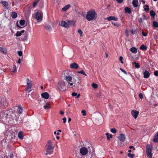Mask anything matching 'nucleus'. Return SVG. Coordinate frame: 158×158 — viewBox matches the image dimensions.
Segmentation results:
<instances>
[{
	"label": "nucleus",
	"mask_w": 158,
	"mask_h": 158,
	"mask_svg": "<svg viewBox=\"0 0 158 158\" xmlns=\"http://www.w3.org/2000/svg\"><path fill=\"white\" fill-rule=\"evenodd\" d=\"M125 12L126 13L131 14V9L128 7H126L125 8Z\"/></svg>",
	"instance_id": "nucleus-24"
},
{
	"label": "nucleus",
	"mask_w": 158,
	"mask_h": 158,
	"mask_svg": "<svg viewBox=\"0 0 158 158\" xmlns=\"http://www.w3.org/2000/svg\"><path fill=\"white\" fill-rule=\"evenodd\" d=\"M118 138L120 141L122 142H124L126 139V136L125 134H120L119 135Z\"/></svg>",
	"instance_id": "nucleus-12"
},
{
	"label": "nucleus",
	"mask_w": 158,
	"mask_h": 158,
	"mask_svg": "<svg viewBox=\"0 0 158 158\" xmlns=\"http://www.w3.org/2000/svg\"><path fill=\"white\" fill-rule=\"evenodd\" d=\"M71 121V119L70 118H69L68 120V122L69 123Z\"/></svg>",
	"instance_id": "nucleus-63"
},
{
	"label": "nucleus",
	"mask_w": 158,
	"mask_h": 158,
	"mask_svg": "<svg viewBox=\"0 0 158 158\" xmlns=\"http://www.w3.org/2000/svg\"><path fill=\"white\" fill-rule=\"evenodd\" d=\"M1 3H2V5L5 8H6L7 9L8 8V3L6 1H2L1 2Z\"/></svg>",
	"instance_id": "nucleus-16"
},
{
	"label": "nucleus",
	"mask_w": 158,
	"mask_h": 158,
	"mask_svg": "<svg viewBox=\"0 0 158 158\" xmlns=\"http://www.w3.org/2000/svg\"><path fill=\"white\" fill-rule=\"evenodd\" d=\"M15 35L16 36L18 37L21 36L22 35V34L20 33V31H17Z\"/></svg>",
	"instance_id": "nucleus-41"
},
{
	"label": "nucleus",
	"mask_w": 158,
	"mask_h": 158,
	"mask_svg": "<svg viewBox=\"0 0 158 158\" xmlns=\"http://www.w3.org/2000/svg\"><path fill=\"white\" fill-rule=\"evenodd\" d=\"M23 111V107L21 105H19L18 106V109L15 112V111H13V112H15L16 113V115L17 116V117H19V115L18 116V114H22Z\"/></svg>",
	"instance_id": "nucleus-7"
},
{
	"label": "nucleus",
	"mask_w": 158,
	"mask_h": 158,
	"mask_svg": "<svg viewBox=\"0 0 158 158\" xmlns=\"http://www.w3.org/2000/svg\"><path fill=\"white\" fill-rule=\"evenodd\" d=\"M133 64H135V66L136 68L139 69L140 68V66L139 65V64L138 63H136V62H133L132 63Z\"/></svg>",
	"instance_id": "nucleus-35"
},
{
	"label": "nucleus",
	"mask_w": 158,
	"mask_h": 158,
	"mask_svg": "<svg viewBox=\"0 0 158 158\" xmlns=\"http://www.w3.org/2000/svg\"><path fill=\"white\" fill-rule=\"evenodd\" d=\"M41 96L45 99H48L49 98V95L48 92H44L41 94Z\"/></svg>",
	"instance_id": "nucleus-15"
},
{
	"label": "nucleus",
	"mask_w": 158,
	"mask_h": 158,
	"mask_svg": "<svg viewBox=\"0 0 158 158\" xmlns=\"http://www.w3.org/2000/svg\"><path fill=\"white\" fill-rule=\"evenodd\" d=\"M97 14L95 10H89L86 16V19L88 21H90L95 19L97 17Z\"/></svg>",
	"instance_id": "nucleus-2"
},
{
	"label": "nucleus",
	"mask_w": 158,
	"mask_h": 158,
	"mask_svg": "<svg viewBox=\"0 0 158 158\" xmlns=\"http://www.w3.org/2000/svg\"><path fill=\"white\" fill-rule=\"evenodd\" d=\"M44 108L45 109H48L50 108V106L49 105H45L44 106Z\"/></svg>",
	"instance_id": "nucleus-45"
},
{
	"label": "nucleus",
	"mask_w": 158,
	"mask_h": 158,
	"mask_svg": "<svg viewBox=\"0 0 158 158\" xmlns=\"http://www.w3.org/2000/svg\"><path fill=\"white\" fill-rule=\"evenodd\" d=\"M106 19L108 21L114 20L116 21L118 20V19L117 18L113 16H109Z\"/></svg>",
	"instance_id": "nucleus-18"
},
{
	"label": "nucleus",
	"mask_w": 158,
	"mask_h": 158,
	"mask_svg": "<svg viewBox=\"0 0 158 158\" xmlns=\"http://www.w3.org/2000/svg\"><path fill=\"white\" fill-rule=\"evenodd\" d=\"M19 23L21 26H23L25 23V21L24 20H21L20 21Z\"/></svg>",
	"instance_id": "nucleus-33"
},
{
	"label": "nucleus",
	"mask_w": 158,
	"mask_h": 158,
	"mask_svg": "<svg viewBox=\"0 0 158 158\" xmlns=\"http://www.w3.org/2000/svg\"><path fill=\"white\" fill-rule=\"evenodd\" d=\"M138 21H139V23H142L143 22V20H142V18H139V19Z\"/></svg>",
	"instance_id": "nucleus-55"
},
{
	"label": "nucleus",
	"mask_w": 158,
	"mask_h": 158,
	"mask_svg": "<svg viewBox=\"0 0 158 158\" xmlns=\"http://www.w3.org/2000/svg\"><path fill=\"white\" fill-rule=\"evenodd\" d=\"M153 146H150L149 144H147L146 146V153L148 157L152 158V151Z\"/></svg>",
	"instance_id": "nucleus-4"
},
{
	"label": "nucleus",
	"mask_w": 158,
	"mask_h": 158,
	"mask_svg": "<svg viewBox=\"0 0 158 158\" xmlns=\"http://www.w3.org/2000/svg\"><path fill=\"white\" fill-rule=\"evenodd\" d=\"M77 32L78 33H79L80 34V36H82L83 32L80 29H78V30Z\"/></svg>",
	"instance_id": "nucleus-44"
},
{
	"label": "nucleus",
	"mask_w": 158,
	"mask_h": 158,
	"mask_svg": "<svg viewBox=\"0 0 158 158\" xmlns=\"http://www.w3.org/2000/svg\"><path fill=\"white\" fill-rule=\"evenodd\" d=\"M68 23L69 26L70 25H74L75 23V21L73 20H69L67 22Z\"/></svg>",
	"instance_id": "nucleus-26"
},
{
	"label": "nucleus",
	"mask_w": 158,
	"mask_h": 158,
	"mask_svg": "<svg viewBox=\"0 0 158 158\" xmlns=\"http://www.w3.org/2000/svg\"><path fill=\"white\" fill-rule=\"evenodd\" d=\"M153 141L155 143H157L158 142V132L154 136Z\"/></svg>",
	"instance_id": "nucleus-27"
},
{
	"label": "nucleus",
	"mask_w": 158,
	"mask_h": 158,
	"mask_svg": "<svg viewBox=\"0 0 158 158\" xmlns=\"http://www.w3.org/2000/svg\"><path fill=\"white\" fill-rule=\"evenodd\" d=\"M150 15L151 17H152L153 19H154L156 13L154 11L151 10L150 11Z\"/></svg>",
	"instance_id": "nucleus-30"
},
{
	"label": "nucleus",
	"mask_w": 158,
	"mask_h": 158,
	"mask_svg": "<svg viewBox=\"0 0 158 158\" xmlns=\"http://www.w3.org/2000/svg\"><path fill=\"white\" fill-rule=\"evenodd\" d=\"M46 146L47 148L46 149V152L45 153V155H48L52 154L53 152L54 148V146H52V141L49 140L46 144Z\"/></svg>",
	"instance_id": "nucleus-3"
},
{
	"label": "nucleus",
	"mask_w": 158,
	"mask_h": 158,
	"mask_svg": "<svg viewBox=\"0 0 158 158\" xmlns=\"http://www.w3.org/2000/svg\"><path fill=\"white\" fill-rule=\"evenodd\" d=\"M123 57L122 56H120L119 57V60L120 61H121V62L122 64L123 63Z\"/></svg>",
	"instance_id": "nucleus-50"
},
{
	"label": "nucleus",
	"mask_w": 158,
	"mask_h": 158,
	"mask_svg": "<svg viewBox=\"0 0 158 158\" xmlns=\"http://www.w3.org/2000/svg\"><path fill=\"white\" fill-rule=\"evenodd\" d=\"M111 23L114 26H116L117 27H118L120 26L119 24L118 23H115L114 22H112Z\"/></svg>",
	"instance_id": "nucleus-43"
},
{
	"label": "nucleus",
	"mask_w": 158,
	"mask_h": 158,
	"mask_svg": "<svg viewBox=\"0 0 158 158\" xmlns=\"http://www.w3.org/2000/svg\"><path fill=\"white\" fill-rule=\"evenodd\" d=\"M77 73H81L85 76H87V75L85 73L84 71L83 70H81V71H78Z\"/></svg>",
	"instance_id": "nucleus-36"
},
{
	"label": "nucleus",
	"mask_w": 158,
	"mask_h": 158,
	"mask_svg": "<svg viewBox=\"0 0 158 158\" xmlns=\"http://www.w3.org/2000/svg\"><path fill=\"white\" fill-rule=\"evenodd\" d=\"M80 153L81 155H85L88 153V149L85 147H82L80 149Z\"/></svg>",
	"instance_id": "nucleus-9"
},
{
	"label": "nucleus",
	"mask_w": 158,
	"mask_h": 158,
	"mask_svg": "<svg viewBox=\"0 0 158 158\" xmlns=\"http://www.w3.org/2000/svg\"><path fill=\"white\" fill-rule=\"evenodd\" d=\"M77 97H76V98H78L80 96V94H78V95L77 94Z\"/></svg>",
	"instance_id": "nucleus-64"
},
{
	"label": "nucleus",
	"mask_w": 158,
	"mask_h": 158,
	"mask_svg": "<svg viewBox=\"0 0 158 158\" xmlns=\"http://www.w3.org/2000/svg\"><path fill=\"white\" fill-rule=\"evenodd\" d=\"M81 112L82 114V115L83 116H85L86 115V111L85 110H82Z\"/></svg>",
	"instance_id": "nucleus-47"
},
{
	"label": "nucleus",
	"mask_w": 158,
	"mask_h": 158,
	"mask_svg": "<svg viewBox=\"0 0 158 158\" xmlns=\"http://www.w3.org/2000/svg\"><path fill=\"white\" fill-rule=\"evenodd\" d=\"M17 14L15 12H12L11 14V16L12 18L15 19L17 17Z\"/></svg>",
	"instance_id": "nucleus-23"
},
{
	"label": "nucleus",
	"mask_w": 158,
	"mask_h": 158,
	"mask_svg": "<svg viewBox=\"0 0 158 158\" xmlns=\"http://www.w3.org/2000/svg\"><path fill=\"white\" fill-rule=\"evenodd\" d=\"M0 51L2 52L4 54H6L7 53V51L6 49L2 47H0Z\"/></svg>",
	"instance_id": "nucleus-28"
},
{
	"label": "nucleus",
	"mask_w": 158,
	"mask_h": 158,
	"mask_svg": "<svg viewBox=\"0 0 158 158\" xmlns=\"http://www.w3.org/2000/svg\"><path fill=\"white\" fill-rule=\"evenodd\" d=\"M70 67L71 68L77 69L79 67L78 65L75 62H73L70 64Z\"/></svg>",
	"instance_id": "nucleus-13"
},
{
	"label": "nucleus",
	"mask_w": 158,
	"mask_h": 158,
	"mask_svg": "<svg viewBox=\"0 0 158 158\" xmlns=\"http://www.w3.org/2000/svg\"><path fill=\"white\" fill-rule=\"evenodd\" d=\"M141 2H142L143 4H144L145 3V1L143 0H142Z\"/></svg>",
	"instance_id": "nucleus-62"
},
{
	"label": "nucleus",
	"mask_w": 158,
	"mask_h": 158,
	"mask_svg": "<svg viewBox=\"0 0 158 158\" xmlns=\"http://www.w3.org/2000/svg\"><path fill=\"white\" fill-rule=\"evenodd\" d=\"M17 53L18 55L20 56H22L23 55V52L21 51H18Z\"/></svg>",
	"instance_id": "nucleus-46"
},
{
	"label": "nucleus",
	"mask_w": 158,
	"mask_h": 158,
	"mask_svg": "<svg viewBox=\"0 0 158 158\" xmlns=\"http://www.w3.org/2000/svg\"><path fill=\"white\" fill-rule=\"evenodd\" d=\"M127 156L131 158H133L134 156L135 155L130 153H128L127 154Z\"/></svg>",
	"instance_id": "nucleus-42"
},
{
	"label": "nucleus",
	"mask_w": 158,
	"mask_h": 158,
	"mask_svg": "<svg viewBox=\"0 0 158 158\" xmlns=\"http://www.w3.org/2000/svg\"><path fill=\"white\" fill-rule=\"evenodd\" d=\"M130 51L132 53L134 54H135L137 52V49L135 47H133L131 48L130 49Z\"/></svg>",
	"instance_id": "nucleus-20"
},
{
	"label": "nucleus",
	"mask_w": 158,
	"mask_h": 158,
	"mask_svg": "<svg viewBox=\"0 0 158 158\" xmlns=\"http://www.w3.org/2000/svg\"><path fill=\"white\" fill-rule=\"evenodd\" d=\"M34 18L38 21H41L42 19V14L40 12H37L35 15Z\"/></svg>",
	"instance_id": "nucleus-8"
},
{
	"label": "nucleus",
	"mask_w": 158,
	"mask_h": 158,
	"mask_svg": "<svg viewBox=\"0 0 158 158\" xmlns=\"http://www.w3.org/2000/svg\"><path fill=\"white\" fill-rule=\"evenodd\" d=\"M92 86L94 89H96L98 87V85L97 84L95 83H93L92 85Z\"/></svg>",
	"instance_id": "nucleus-40"
},
{
	"label": "nucleus",
	"mask_w": 158,
	"mask_h": 158,
	"mask_svg": "<svg viewBox=\"0 0 158 158\" xmlns=\"http://www.w3.org/2000/svg\"><path fill=\"white\" fill-rule=\"evenodd\" d=\"M132 3L134 7H137L138 6L139 2L138 0H133Z\"/></svg>",
	"instance_id": "nucleus-19"
},
{
	"label": "nucleus",
	"mask_w": 158,
	"mask_h": 158,
	"mask_svg": "<svg viewBox=\"0 0 158 158\" xmlns=\"http://www.w3.org/2000/svg\"><path fill=\"white\" fill-rule=\"evenodd\" d=\"M118 3H120L123 2V0H116Z\"/></svg>",
	"instance_id": "nucleus-56"
},
{
	"label": "nucleus",
	"mask_w": 158,
	"mask_h": 158,
	"mask_svg": "<svg viewBox=\"0 0 158 158\" xmlns=\"http://www.w3.org/2000/svg\"><path fill=\"white\" fill-rule=\"evenodd\" d=\"M54 134L55 135H60V133L59 132H57V133H56V131H55L54 133Z\"/></svg>",
	"instance_id": "nucleus-57"
},
{
	"label": "nucleus",
	"mask_w": 158,
	"mask_h": 158,
	"mask_svg": "<svg viewBox=\"0 0 158 158\" xmlns=\"http://www.w3.org/2000/svg\"><path fill=\"white\" fill-rule=\"evenodd\" d=\"M143 77L145 78H148L150 76V74L148 71L145 70L143 72Z\"/></svg>",
	"instance_id": "nucleus-14"
},
{
	"label": "nucleus",
	"mask_w": 158,
	"mask_h": 158,
	"mask_svg": "<svg viewBox=\"0 0 158 158\" xmlns=\"http://www.w3.org/2000/svg\"><path fill=\"white\" fill-rule=\"evenodd\" d=\"M129 148L130 149L133 148L134 150L135 149V148L133 146H130L129 147Z\"/></svg>",
	"instance_id": "nucleus-58"
},
{
	"label": "nucleus",
	"mask_w": 158,
	"mask_h": 158,
	"mask_svg": "<svg viewBox=\"0 0 158 158\" xmlns=\"http://www.w3.org/2000/svg\"><path fill=\"white\" fill-rule=\"evenodd\" d=\"M131 113L132 116L134 117V118H137L139 114V112L136 111V110H132Z\"/></svg>",
	"instance_id": "nucleus-11"
},
{
	"label": "nucleus",
	"mask_w": 158,
	"mask_h": 158,
	"mask_svg": "<svg viewBox=\"0 0 158 158\" xmlns=\"http://www.w3.org/2000/svg\"><path fill=\"white\" fill-rule=\"evenodd\" d=\"M16 67L15 65H14L13 66L12 68L11 69V72L15 73V72Z\"/></svg>",
	"instance_id": "nucleus-39"
},
{
	"label": "nucleus",
	"mask_w": 158,
	"mask_h": 158,
	"mask_svg": "<svg viewBox=\"0 0 158 158\" xmlns=\"http://www.w3.org/2000/svg\"><path fill=\"white\" fill-rule=\"evenodd\" d=\"M110 131L113 134H115L117 132V130L115 128H114L110 129Z\"/></svg>",
	"instance_id": "nucleus-37"
},
{
	"label": "nucleus",
	"mask_w": 158,
	"mask_h": 158,
	"mask_svg": "<svg viewBox=\"0 0 158 158\" xmlns=\"http://www.w3.org/2000/svg\"><path fill=\"white\" fill-rule=\"evenodd\" d=\"M72 95L73 96H77V93L74 92L72 93Z\"/></svg>",
	"instance_id": "nucleus-52"
},
{
	"label": "nucleus",
	"mask_w": 158,
	"mask_h": 158,
	"mask_svg": "<svg viewBox=\"0 0 158 158\" xmlns=\"http://www.w3.org/2000/svg\"><path fill=\"white\" fill-rule=\"evenodd\" d=\"M18 137L20 139H23V132L22 131H19L18 134Z\"/></svg>",
	"instance_id": "nucleus-22"
},
{
	"label": "nucleus",
	"mask_w": 158,
	"mask_h": 158,
	"mask_svg": "<svg viewBox=\"0 0 158 158\" xmlns=\"http://www.w3.org/2000/svg\"><path fill=\"white\" fill-rule=\"evenodd\" d=\"M65 79L68 82H72V77L70 76H65Z\"/></svg>",
	"instance_id": "nucleus-21"
},
{
	"label": "nucleus",
	"mask_w": 158,
	"mask_h": 158,
	"mask_svg": "<svg viewBox=\"0 0 158 158\" xmlns=\"http://www.w3.org/2000/svg\"><path fill=\"white\" fill-rule=\"evenodd\" d=\"M27 86L26 91H28V90L29 89H31L32 87V84L31 83V81L29 80L28 78H27Z\"/></svg>",
	"instance_id": "nucleus-10"
},
{
	"label": "nucleus",
	"mask_w": 158,
	"mask_h": 158,
	"mask_svg": "<svg viewBox=\"0 0 158 158\" xmlns=\"http://www.w3.org/2000/svg\"><path fill=\"white\" fill-rule=\"evenodd\" d=\"M39 1V0H35L33 2V7H35L36 6V5L38 3Z\"/></svg>",
	"instance_id": "nucleus-38"
},
{
	"label": "nucleus",
	"mask_w": 158,
	"mask_h": 158,
	"mask_svg": "<svg viewBox=\"0 0 158 158\" xmlns=\"http://www.w3.org/2000/svg\"><path fill=\"white\" fill-rule=\"evenodd\" d=\"M70 7V5L69 4L65 6L64 7L62 8V10L63 11H65L68 9Z\"/></svg>",
	"instance_id": "nucleus-29"
},
{
	"label": "nucleus",
	"mask_w": 158,
	"mask_h": 158,
	"mask_svg": "<svg viewBox=\"0 0 158 158\" xmlns=\"http://www.w3.org/2000/svg\"><path fill=\"white\" fill-rule=\"evenodd\" d=\"M65 85V83L64 81H60L58 82V88L60 91H64L66 90Z\"/></svg>",
	"instance_id": "nucleus-5"
},
{
	"label": "nucleus",
	"mask_w": 158,
	"mask_h": 158,
	"mask_svg": "<svg viewBox=\"0 0 158 158\" xmlns=\"http://www.w3.org/2000/svg\"><path fill=\"white\" fill-rule=\"evenodd\" d=\"M8 105V103L4 98H0V106L2 107H6Z\"/></svg>",
	"instance_id": "nucleus-6"
},
{
	"label": "nucleus",
	"mask_w": 158,
	"mask_h": 158,
	"mask_svg": "<svg viewBox=\"0 0 158 158\" xmlns=\"http://www.w3.org/2000/svg\"><path fill=\"white\" fill-rule=\"evenodd\" d=\"M18 63L19 64H20L21 63V59L20 58L18 59Z\"/></svg>",
	"instance_id": "nucleus-61"
},
{
	"label": "nucleus",
	"mask_w": 158,
	"mask_h": 158,
	"mask_svg": "<svg viewBox=\"0 0 158 158\" xmlns=\"http://www.w3.org/2000/svg\"><path fill=\"white\" fill-rule=\"evenodd\" d=\"M62 120H63V123H65L66 122V118H65V117L63 118V119H62Z\"/></svg>",
	"instance_id": "nucleus-53"
},
{
	"label": "nucleus",
	"mask_w": 158,
	"mask_h": 158,
	"mask_svg": "<svg viewBox=\"0 0 158 158\" xmlns=\"http://www.w3.org/2000/svg\"><path fill=\"white\" fill-rule=\"evenodd\" d=\"M120 70H121V71L122 72H123L126 75H127V73L126 71L125 70H124V69H122L121 68H120Z\"/></svg>",
	"instance_id": "nucleus-51"
},
{
	"label": "nucleus",
	"mask_w": 158,
	"mask_h": 158,
	"mask_svg": "<svg viewBox=\"0 0 158 158\" xmlns=\"http://www.w3.org/2000/svg\"><path fill=\"white\" fill-rule=\"evenodd\" d=\"M139 97L140 98L142 99L143 98V95L142 93H140L139 95Z\"/></svg>",
	"instance_id": "nucleus-48"
},
{
	"label": "nucleus",
	"mask_w": 158,
	"mask_h": 158,
	"mask_svg": "<svg viewBox=\"0 0 158 158\" xmlns=\"http://www.w3.org/2000/svg\"><path fill=\"white\" fill-rule=\"evenodd\" d=\"M135 31H134L133 30H132L131 31V33L132 34H134L135 33Z\"/></svg>",
	"instance_id": "nucleus-60"
},
{
	"label": "nucleus",
	"mask_w": 158,
	"mask_h": 158,
	"mask_svg": "<svg viewBox=\"0 0 158 158\" xmlns=\"http://www.w3.org/2000/svg\"><path fill=\"white\" fill-rule=\"evenodd\" d=\"M61 26L62 27H64L65 28H68L69 25L68 22L67 23L64 21H62L61 22Z\"/></svg>",
	"instance_id": "nucleus-17"
},
{
	"label": "nucleus",
	"mask_w": 158,
	"mask_h": 158,
	"mask_svg": "<svg viewBox=\"0 0 158 158\" xmlns=\"http://www.w3.org/2000/svg\"><path fill=\"white\" fill-rule=\"evenodd\" d=\"M142 34L144 36H146L147 35V34L146 33L144 32V31H142Z\"/></svg>",
	"instance_id": "nucleus-54"
},
{
	"label": "nucleus",
	"mask_w": 158,
	"mask_h": 158,
	"mask_svg": "<svg viewBox=\"0 0 158 158\" xmlns=\"http://www.w3.org/2000/svg\"><path fill=\"white\" fill-rule=\"evenodd\" d=\"M106 135L107 139L108 140H110V139L112 138V135L111 134L106 133Z\"/></svg>",
	"instance_id": "nucleus-32"
},
{
	"label": "nucleus",
	"mask_w": 158,
	"mask_h": 158,
	"mask_svg": "<svg viewBox=\"0 0 158 158\" xmlns=\"http://www.w3.org/2000/svg\"><path fill=\"white\" fill-rule=\"evenodd\" d=\"M144 10L146 12H148L149 10V8L148 5H145L144 8Z\"/></svg>",
	"instance_id": "nucleus-31"
},
{
	"label": "nucleus",
	"mask_w": 158,
	"mask_h": 158,
	"mask_svg": "<svg viewBox=\"0 0 158 158\" xmlns=\"http://www.w3.org/2000/svg\"><path fill=\"white\" fill-rule=\"evenodd\" d=\"M153 27H158V23L156 21H154L153 22Z\"/></svg>",
	"instance_id": "nucleus-34"
},
{
	"label": "nucleus",
	"mask_w": 158,
	"mask_h": 158,
	"mask_svg": "<svg viewBox=\"0 0 158 158\" xmlns=\"http://www.w3.org/2000/svg\"><path fill=\"white\" fill-rule=\"evenodd\" d=\"M154 74L156 76H158V70H156L154 72Z\"/></svg>",
	"instance_id": "nucleus-49"
},
{
	"label": "nucleus",
	"mask_w": 158,
	"mask_h": 158,
	"mask_svg": "<svg viewBox=\"0 0 158 158\" xmlns=\"http://www.w3.org/2000/svg\"><path fill=\"white\" fill-rule=\"evenodd\" d=\"M140 49L142 50H146L147 49V47L146 45L143 44L140 47Z\"/></svg>",
	"instance_id": "nucleus-25"
},
{
	"label": "nucleus",
	"mask_w": 158,
	"mask_h": 158,
	"mask_svg": "<svg viewBox=\"0 0 158 158\" xmlns=\"http://www.w3.org/2000/svg\"><path fill=\"white\" fill-rule=\"evenodd\" d=\"M10 157L11 158H12V157H13L14 156V155H13V154H12V153H11L10 154Z\"/></svg>",
	"instance_id": "nucleus-59"
},
{
	"label": "nucleus",
	"mask_w": 158,
	"mask_h": 158,
	"mask_svg": "<svg viewBox=\"0 0 158 158\" xmlns=\"http://www.w3.org/2000/svg\"><path fill=\"white\" fill-rule=\"evenodd\" d=\"M9 118L10 121H11V124H13L19 123L21 121V118L17 117L16 115V113L13 112L12 110H7L1 111L0 112V118L2 121L5 122L7 118Z\"/></svg>",
	"instance_id": "nucleus-1"
}]
</instances>
